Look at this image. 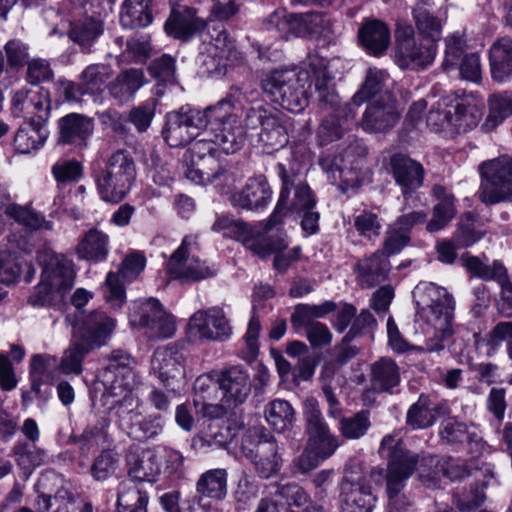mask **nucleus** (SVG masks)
<instances>
[{
	"label": "nucleus",
	"mask_w": 512,
	"mask_h": 512,
	"mask_svg": "<svg viewBox=\"0 0 512 512\" xmlns=\"http://www.w3.org/2000/svg\"><path fill=\"white\" fill-rule=\"evenodd\" d=\"M104 32V23L94 17H85L70 23L69 39L79 45L83 51L90 52L91 47Z\"/></svg>",
	"instance_id": "34"
},
{
	"label": "nucleus",
	"mask_w": 512,
	"mask_h": 512,
	"mask_svg": "<svg viewBox=\"0 0 512 512\" xmlns=\"http://www.w3.org/2000/svg\"><path fill=\"white\" fill-rule=\"evenodd\" d=\"M51 173L58 186L77 183L83 176V165L76 159H59L51 167Z\"/></svg>",
	"instance_id": "55"
},
{
	"label": "nucleus",
	"mask_w": 512,
	"mask_h": 512,
	"mask_svg": "<svg viewBox=\"0 0 512 512\" xmlns=\"http://www.w3.org/2000/svg\"><path fill=\"white\" fill-rule=\"evenodd\" d=\"M76 253L80 259L101 262L109 253V237L95 228L88 230L80 239Z\"/></svg>",
	"instance_id": "37"
},
{
	"label": "nucleus",
	"mask_w": 512,
	"mask_h": 512,
	"mask_svg": "<svg viewBox=\"0 0 512 512\" xmlns=\"http://www.w3.org/2000/svg\"><path fill=\"white\" fill-rule=\"evenodd\" d=\"M359 38L366 50L373 55L383 53L390 44L388 27L378 20L365 23L359 30Z\"/></svg>",
	"instance_id": "43"
},
{
	"label": "nucleus",
	"mask_w": 512,
	"mask_h": 512,
	"mask_svg": "<svg viewBox=\"0 0 512 512\" xmlns=\"http://www.w3.org/2000/svg\"><path fill=\"white\" fill-rule=\"evenodd\" d=\"M151 5L152 0H124L120 12L122 27L138 29L149 26L153 20Z\"/></svg>",
	"instance_id": "39"
},
{
	"label": "nucleus",
	"mask_w": 512,
	"mask_h": 512,
	"mask_svg": "<svg viewBox=\"0 0 512 512\" xmlns=\"http://www.w3.org/2000/svg\"><path fill=\"white\" fill-rule=\"evenodd\" d=\"M11 111L14 117L27 119L28 123H46L51 111L48 91H16L13 94Z\"/></svg>",
	"instance_id": "18"
},
{
	"label": "nucleus",
	"mask_w": 512,
	"mask_h": 512,
	"mask_svg": "<svg viewBox=\"0 0 512 512\" xmlns=\"http://www.w3.org/2000/svg\"><path fill=\"white\" fill-rule=\"evenodd\" d=\"M152 77L164 84H173L176 82L175 59L164 54L155 59L148 68Z\"/></svg>",
	"instance_id": "63"
},
{
	"label": "nucleus",
	"mask_w": 512,
	"mask_h": 512,
	"mask_svg": "<svg viewBox=\"0 0 512 512\" xmlns=\"http://www.w3.org/2000/svg\"><path fill=\"white\" fill-rule=\"evenodd\" d=\"M185 355L177 345L156 349L152 357V368L165 385L170 379L184 376Z\"/></svg>",
	"instance_id": "26"
},
{
	"label": "nucleus",
	"mask_w": 512,
	"mask_h": 512,
	"mask_svg": "<svg viewBox=\"0 0 512 512\" xmlns=\"http://www.w3.org/2000/svg\"><path fill=\"white\" fill-rule=\"evenodd\" d=\"M109 78L110 68L104 64H91L81 74L82 85L89 93L101 91Z\"/></svg>",
	"instance_id": "62"
},
{
	"label": "nucleus",
	"mask_w": 512,
	"mask_h": 512,
	"mask_svg": "<svg viewBox=\"0 0 512 512\" xmlns=\"http://www.w3.org/2000/svg\"><path fill=\"white\" fill-rule=\"evenodd\" d=\"M137 406L120 407L116 414L119 424L127 434L138 440L144 441L154 439L160 435L164 428V421L161 415H150L142 420H138L139 413Z\"/></svg>",
	"instance_id": "21"
},
{
	"label": "nucleus",
	"mask_w": 512,
	"mask_h": 512,
	"mask_svg": "<svg viewBox=\"0 0 512 512\" xmlns=\"http://www.w3.org/2000/svg\"><path fill=\"white\" fill-rule=\"evenodd\" d=\"M426 1H419L413 9V18L419 34L432 42L441 39L442 24L428 9Z\"/></svg>",
	"instance_id": "47"
},
{
	"label": "nucleus",
	"mask_w": 512,
	"mask_h": 512,
	"mask_svg": "<svg viewBox=\"0 0 512 512\" xmlns=\"http://www.w3.org/2000/svg\"><path fill=\"white\" fill-rule=\"evenodd\" d=\"M336 309V303L325 301L320 305L299 304L296 306L291 317L294 326H308L312 324L314 318H322L326 314Z\"/></svg>",
	"instance_id": "57"
},
{
	"label": "nucleus",
	"mask_w": 512,
	"mask_h": 512,
	"mask_svg": "<svg viewBox=\"0 0 512 512\" xmlns=\"http://www.w3.org/2000/svg\"><path fill=\"white\" fill-rule=\"evenodd\" d=\"M307 431L309 434L308 447L323 461L331 457L339 447L338 438L331 434L328 426L321 417L319 409L313 407L306 414Z\"/></svg>",
	"instance_id": "22"
},
{
	"label": "nucleus",
	"mask_w": 512,
	"mask_h": 512,
	"mask_svg": "<svg viewBox=\"0 0 512 512\" xmlns=\"http://www.w3.org/2000/svg\"><path fill=\"white\" fill-rule=\"evenodd\" d=\"M353 148L349 147L344 155H325L319 159V165L327 174L332 185H336L342 192L358 188L361 185L363 172V160L353 158Z\"/></svg>",
	"instance_id": "15"
},
{
	"label": "nucleus",
	"mask_w": 512,
	"mask_h": 512,
	"mask_svg": "<svg viewBox=\"0 0 512 512\" xmlns=\"http://www.w3.org/2000/svg\"><path fill=\"white\" fill-rule=\"evenodd\" d=\"M115 326V320L108 317L104 312L93 311L83 320L77 337L94 349L106 343Z\"/></svg>",
	"instance_id": "29"
},
{
	"label": "nucleus",
	"mask_w": 512,
	"mask_h": 512,
	"mask_svg": "<svg viewBox=\"0 0 512 512\" xmlns=\"http://www.w3.org/2000/svg\"><path fill=\"white\" fill-rule=\"evenodd\" d=\"M275 171L282 182V188L276 207L270 216L271 226L281 224L288 213L301 214L312 210L315 206L310 187L300 179L293 168L288 169L284 164L278 163Z\"/></svg>",
	"instance_id": "8"
},
{
	"label": "nucleus",
	"mask_w": 512,
	"mask_h": 512,
	"mask_svg": "<svg viewBox=\"0 0 512 512\" xmlns=\"http://www.w3.org/2000/svg\"><path fill=\"white\" fill-rule=\"evenodd\" d=\"M198 249L196 235H187L183 238L181 245L171 255L167 264L168 273L173 279L181 283H190L211 278L217 274L216 265L193 255Z\"/></svg>",
	"instance_id": "13"
},
{
	"label": "nucleus",
	"mask_w": 512,
	"mask_h": 512,
	"mask_svg": "<svg viewBox=\"0 0 512 512\" xmlns=\"http://www.w3.org/2000/svg\"><path fill=\"white\" fill-rule=\"evenodd\" d=\"M315 92L320 108L331 112V114H340V98L334 88L332 78H319L315 82Z\"/></svg>",
	"instance_id": "60"
},
{
	"label": "nucleus",
	"mask_w": 512,
	"mask_h": 512,
	"mask_svg": "<svg viewBox=\"0 0 512 512\" xmlns=\"http://www.w3.org/2000/svg\"><path fill=\"white\" fill-rule=\"evenodd\" d=\"M127 466L129 477L138 482H153L161 472L157 456L151 453L142 456L129 454Z\"/></svg>",
	"instance_id": "45"
},
{
	"label": "nucleus",
	"mask_w": 512,
	"mask_h": 512,
	"mask_svg": "<svg viewBox=\"0 0 512 512\" xmlns=\"http://www.w3.org/2000/svg\"><path fill=\"white\" fill-rule=\"evenodd\" d=\"M108 426L109 420L105 416L100 417L95 424L88 425L79 439L80 449L89 452L105 444L108 441Z\"/></svg>",
	"instance_id": "59"
},
{
	"label": "nucleus",
	"mask_w": 512,
	"mask_h": 512,
	"mask_svg": "<svg viewBox=\"0 0 512 512\" xmlns=\"http://www.w3.org/2000/svg\"><path fill=\"white\" fill-rule=\"evenodd\" d=\"M91 350L92 348L87 343L75 337L58 364L59 370L65 374H80L82 372V362Z\"/></svg>",
	"instance_id": "52"
},
{
	"label": "nucleus",
	"mask_w": 512,
	"mask_h": 512,
	"mask_svg": "<svg viewBox=\"0 0 512 512\" xmlns=\"http://www.w3.org/2000/svg\"><path fill=\"white\" fill-rule=\"evenodd\" d=\"M454 201V197H447L433 207L432 218L426 225L428 232L433 233L442 230L455 217Z\"/></svg>",
	"instance_id": "61"
},
{
	"label": "nucleus",
	"mask_w": 512,
	"mask_h": 512,
	"mask_svg": "<svg viewBox=\"0 0 512 512\" xmlns=\"http://www.w3.org/2000/svg\"><path fill=\"white\" fill-rule=\"evenodd\" d=\"M136 178L135 162L129 152L118 150L111 154L95 177L97 191L102 200L122 201Z\"/></svg>",
	"instance_id": "6"
},
{
	"label": "nucleus",
	"mask_w": 512,
	"mask_h": 512,
	"mask_svg": "<svg viewBox=\"0 0 512 512\" xmlns=\"http://www.w3.org/2000/svg\"><path fill=\"white\" fill-rule=\"evenodd\" d=\"M7 214L27 229H52V223L47 221L43 214L35 211L32 208L19 205H10L7 208Z\"/></svg>",
	"instance_id": "56"
},
{
	"label": "nucleus",
	"mask_w": 512,
	"mask_h": 512,
	"mask_svg": "<svg viewBox=\"0 0 512 512\" xmlns=\"http://www.w3.org/2000/svg\"><path fill=\"white\" fill-rule=\"evenodd\" d=\"M146 258L141 252H131L123 259L119 274L109 272L106 277L105 299L113 307H120L125 301V289L120 282V276L125 281L136 279L144 270Z\"/></svg>",
	"instance_id": "17"
},
{
	"label": "nucleus",
	"mask_w": 512,
	"mask_h": 512,
	"mask_svg": "<svg viewBox=\"0 0 512 512\" xmlns=\"http://www.w3.org/2000/svg\"><path fill=\"white\" fill-rule=\"evenodd\" d=\"M390 165L393 177L404 195L422 186L424 169L420 163L405 155L395 154L390 159Z\"/></svg>",
	"instance_id": "28"
},
{
	"label": "nucleus",
	"mask_w": 512,
	"mask_h": 512,
	"mask_svg": "<svg viewBox=\"0 0 512 512\" xmlns=\"http://www.w3.org/2000/svg\"><path fill=\"white\" fill-rule=\"evenodd\" d=\"M489 115L488 122L493 126L501 123L512 113V97L508 94H493L489 97Z\"/></svg>",
	"instance_id": "64"
},
{
	"label": "nucleus",
	"mask_w": 512,
	"mask_h": 512,
	"mask_svg": "<svg viewBox=\"0 0 512 512\" xmlns=\"http://www.w3.org/2000/svg\"><path fill=\"white\" fill-rule=\"evenodd\" d=\"M481 176L479 199L486 205L512 201V157L483 161L478 166Z\"/></svg>",
	"instance_id": "12"
},
{
	"label": "nucleus",
	"mask_w": 512,
	"mask_h": 512,
	"mask_svg": "<svg viewBox=\"0 0 512 512\" xmlns=\"http://www.w3.org/2000/svg\"><path fill=\"white\" fill-rule=\"evenodd\" d=\"M206 23L196 16V10L185 6H172L169 18L166 20L165 32L177 39H188L204 29Z\"/></svg>",
	"instance_id": "24"
},
{
	"label": "nucleus",
	"mask_w": 512,
	"mask_h": 512,
	"mask_svg": "<svg viewBox=\"0 0 512 512\" xmlns=\"http://www.w3.org/2000/svg\"><path fill=\"white\" fill-rule=\"evenodd\" d=\"M359 284L364 288H372L386 280L390 263L380 251L375 252L372 256L361 260L358 263Z\"/></svg>",
	"instance_id": "36"
},
{
	"label": "nucleus",
	"mask_w": 512,
	"mask_h": 512,
	"mask_svg": "<svg viewBox=\"0 0 512 512\" xmlns=\"http://www.w3.org/2000/svg\"><path fill=\"white\" fill-rule=\"evenodd\" d=\"M417 307L416 317L423 321L428 329L425 346L414 347L418 352H438L444 349V343L453 334L452 320L454 301L443 287L433 283H420L414 291Z\"/></svg>",
	"instance_id": "2"
},
{
	"label": "nucleus",
	"mask_w": 512,
	"mask_h": 512,
	"mask_svg": "<svg viewBox=\"0 0 512 512\" xmlns=\"http://www.w3.org/2000/svg\"><path fill=\"white\" fill-rule=\"evenodd\" d=\"M370 380L374 390L389 392L400 383V369L391 358H380L371 365Z\"/></svg>",
	"instance_id": "41"
},
{
	"label": "nucleus",
	"mask_w": 512,
	"mask_h": 512,
	"mask_svg": "<svg viewBox=\"0 0 512 512\" xmlns=\"http://www.w3.org/2000/svg\"><path fill=\"white\" fill-rule=\"evenodd\" d=\"M355 500V506H362L365 502L368 506H374L376 497L373 495L370 485L364 477L346 475L341 484V500Z\"/></svg>",
	"instance_id": "48"
},
{
	"label": "nucleus",
	"mask_w": 512,
	"mask_h": 512,
	"mask_svg": "<svg viewBox=\"0 0 512 512\" xmlns=\"http://www.w3.org/2000/svg\"><path fill=\"white\" fill-rule=\"evenodd\" d=\"M309 73L296 69L274 70L261 80L263 91L282 108L301 112L308 105Z\"/></svg>",
	"instance_id": "5"
},
{
	"label": "nucleus",
	"mask_w": 512,
	"mask_h": 512,
	"mask_svg": "<svg viewBox=\"0 0 512 512\" xmlns=\"http://www.w3.org/2000/svg\"><path fill=\"white\" fill-rule=\"evenodd\" d=\"M492 78L503 82L512 76V39L502 37L495 41L489 50Z\"/></svg>",
	"instance_id": "32"
},
{
	"label": "nucleus",
	"mask_w": 512,
	"mask_h": 512,
	"mask_svg": "<svg viewBox=\"0 0 512 512\" xmlns=\"http://www.w3.org/2000/svg\"><path fill=\"white\" fill-rule=\"evenodd\" d=\"M45 123H26L20 126L14 137V148L18 153L28 154L39 149L47 139Z\"/></svg>",
	"instance_id": "44"
},
{
	"label": "nucleus",
	"mask_w": 512,
	"mask_h": 512,
	"mask_svg": "<svg viewBox=\"0 0 512 512\" xmlns=\"http://www.w3.org/2000/svg\"><path fill=\"white\" fill-rule=\"evenodd\" d=\"M272 190L263 177L250 178L244 188L232 195V204L247 210H259L268 205Z\"/></svg>",
	"instance_id": "30"
},
{
	"label": "nucleus",
	"mask_w": 512,
	"mask_h": 512,
	"mask_svg": "<svg viewBox=\"0 0 512 512\" xmlns=\"http://www.w3.org/2000/svg\"><path fill=\"white\" fill-rule=\"evenodd\" d=\"M400 119L395 100L386 94L381 100H374L365 109L361 127L366 132L382 133L393 128Z\"/></svg>",
	"instance_id": "20"
},
{
	"label": "nucleus",
	"mask_w": 512,
	"mask_h": 512,
	"mask_svg": "<svg viewBox=\"0 0 512 512\" xmlns=\"http://www.w3.org/2000/svg\"><path fill=\"white\" fill-rule=\"evenodd\" d=\"M92 119L80 114L71 113L59 121V143L86 146L87 139L93 133Z\"/></svg>",
	"instance_id": "31"
},
{
	"label": "nucleus",
	"mask_w": 512,
	"mask_h": 512,
	"mask_svg": "<svg viewBox=\"0 0 512 512\" xmlns=\"http://www.w3.org/2000/svg\"><path fill=\"white\" fill-rule=\"evenodd\" d=\"M480 107L469 98L454 95L442 97L428 115V122L438 129H452L457 133L467 132L479 123Z\"/></svg>",
	"instance_id": "10"
},
{
	"label": "nucleus",
	"mask_w": 512,
	"mask_h": 512,
	"mask_svg": "<svg viewBox=\"0 0 512 512\" xmlns=\"http://www.w3.org/2000/svg\"><path fill=\"white\" fill-rule=\"evenodd\" d=\"M436 42L423 38L416 43L402 44L395 50V61L402 69L419 70L431 65L436 55Z\"/></svg>",
	"instance_id": "25"
},
{
	"label": "nucleus",
	"mask_w": 512,
	"mask_h": 512,
	"mask_svg": "<svg viewBox=\"0 0 512 512\" xmlns=\"http://www.w3.org/2000/svg\"><path fill=\"white\" fill-rule=\"evenodd\" d=\"M129 322L134 327L147 329L151 336L157 338H170L176 331L174 317L156 298L135 301L130 308Z\"/></svg>",
	"instance_id": "14"
},
{
	"label": "nucleus",
	"mask_w": 512,
	"mask_h": 512,
	"mask_svg": "<svg viewBox=\"0 0 512 512\" xmlns=\"http://www.w3.org/2000/svg\"><path fill=\"white\" fill-rule=\"evenodd\" d=\"M259 138L265 146L272 150L284 147L288 143L287 131L280 118L273 113L263 123Z\"/></svg>",
	"instance_id": "53"
},
{
	"label": "nucleus",
	"mask_w": 512,
	"mask_h": 512,
	"mask_svg": "<svg viewBox=\"0 0 512 512\" xmlns=\"http://www.w3.org/2000/svg\"><path fill=\"white\" fill-rule=\"evenodd\" d=\"M25 269L24 279L31 282L35 275V268L31 263L21 260L17 253L9 250L0 251V283L10 286L16 284Z\"/></svg>",
	"instance_id": "35"
},
{
	"label": "nucleus",
	"mask_w": 512,
	"mask_h": 512,
	"mask_svg": "<svg viewBox=\"0 0 512 512\" xmlns=\"http://www.w3.org/2000/svg\"><path fill=\"white\" fill-rule=\"evenodd\" d=\"M440 434L442 439L449 443H461L467 440L470 446L475 447V450L471 449V452L475 454H481L485 449V444L480 437L476 434L468 433L464 423L457 422L453 419L445 421Z\"/></svg>",
	"instance_id": "51"
},
{
	"label": "nucleus",
	"mask_w": 512,
	"mask_h": 512,
	"mask_svg": "<svg viewBox=\"0 0 512 512\" xmlns=\"http://www.w3.org/2000/svg\"><path fill=\"white\" fill-rule=\"evenodd\" d=\"M37 261L42 267L41 282L28 302L33 306L57 305L74 284L73 262L48 248L37 252Z\"/></svg>",
	"instance_id": "3"
},
{
	"label": "nucleus",
	"mask_w": 512,
	"mask_h": 512,
	"mask_svg": "<svg viewBox=\"0 0 512 512\" xmlns=\"http://www.w3.org/2000/svg\"><path fill=\"white\" fill-rule=\"evenodd\" d=\"M209 129L214 142L226 153L233 154L244 143V130L234 113L231 99L224 98L203 110L181 107L167 113L162 130L164 140L171 147H181Z\"/></svg>",
	"instance_id": "1"
},
{
	"label": "nucleus",
	"mask_w": 512,
	"mask_h": 512,
	"mask_svg": "<svg viewBox=\"0 0 512 512\" xmlns=\"http://www.w3.org/2000/svg\"><path fill=\"white\" fill-rule=\"evenodd\" d=\"M240 240L246 249L254 255L265 259L273 253L284 251L288 243L282 236H270L268 231L274 226L270 224V218L263 229L251 225H240Z\"/></svg>",
	"instance_id": "19"
},
{
	"label": "nucleus",
	"mask_w": 512,
	"mask_h": 512,
	"mask_svg": "<svg viewBox=\"0 0 512 512\" xmlns=\"http://www.w3.org/2000/svg\"><path fill=\"white\" fill-rule=\"evenodd\" d=\"M217 383L222 390V402L228 408L242 404L251 390L250 378L241 366H231L220 372Z\"/></svg>",
	"instance_id": "23"
},
{
	"label": "nucleus",
	"mask_w": 512,
	"mask_h": 512,
	"mask_svg": "<svg viewBox=\"0 0 512 512\" xmlns=\"http://www.w3.org/2000/svg\"><path fill=\"white\" fill-rule=\"evenodd\" d=\"M149 497L135 485L121 483L117 497L118 512H147Z\"/></svg>",
	"instance_id": "50"
},
{
	"label": "nucleus",
	"mask_w": 512,
	"mask_h": 512,
	"mask_svg": "<svg viewBox=\"0 0 512 512\" xmlns=\"http://www.w3.org/2000/svg\"><path fill=\"white\" fill-rule=\"evenodd\" d=\"M228 473L225 469H210L202 473L196 482V497L223 500L227 495Z\"/></svg>",
	"instance_id": "40"
},
{
	"label": "nucleus",
	"mask_w": 512,
	"mask_h": 512,
	"mask_svg": "<svg viewBox=\"0 0 512 512\" xmlns=\"http://www.w3.org/2000/svg\"><path fill=\"white\" fill-rule=\"evenodd\" d=\"M120 464L119 455L110 449L102 450L93 460L90 475L97 482H103L115 475Z\"/></svg>",
	"instance_id": "54"
},
{
	"label": "nucleus",
	"mask_w": 512,
	"mask_h": 512,
	"mask_svg": "<svg viewBox=\"0 0 512 512\" xmlns=\"http://www.w3.org/2000/svg\"><path fill=\"white\" fill-rule=\"evenodd\" d=\"M265 419L277 432L288 430L295 421V411L292 405L283 399L270 401L264 410Z\"/></svg>",
	"instance_id": "46"
},
{
	"label": "nucleus",
	"mask_w": 512,
	"mask_h": 512,
	"mask_svg": "<svg viewBox=\"0 0 512 512\" xmlns=\"http://www.w3.org/2000/svg\"><path fill=\"white\" fill-rule=\"evenodd\" d=\"M255 452V458L250 461L261 478H270L280 470L282 460L278 455V445L273 436L260 439Z\"/></svg>",
	"instance_id": "33"
},
{
	"label": "nucleus",
	"mask_w": 512,
	"mask_h": 512,
	"mask_svg": "<svg viewBox=\"0 0 512 512\" xmlns=\"http://www.w3.org/2000/svg\"><path fill=\"white\" fill-rule=\"evenodd\" d=\"M58 370L55 357L48 354L34 355L30 364L31 390L40 396L43 384H54Z\"/></svg>",
	"instance_id": "38"
},
{
	"label": "nucleus",
	"mask_w": 512,
	"mask_h": 512,
	"mask_svg": "<svg viewBox=\"0 0 512 512\" xmlns=\"http://www.w3.org/2000/svg\"><path fill=\"white\" fill-rule=\"evenodd\" d=\"M226 154L215 142L214 136L197 140L187 155L183 165V174L190 181L205 185L218 182L230 186L233 176L219 159L218 151Z\"/></svg>",
	"instance_id": "4"
},
{
	"label": "nucleus",
	"mask_w": 512,
	"mask_h": 512,
	"mask_svg": "<svg viewBox=\"0 0 512 512\" xmlns=\"http://www.w3.org/2000/svg\"><path fill=\"white\" fill-rule=\"evenodd\" d=\"M268 29H275L282 38L327 37L331 32L330 20L320 12L289 13L285 8L274 10L264 21Z\"/></svg>",
	"instance_id": "11"
},
{
	"label": "nucleus",
	"mask_w": 512,
	"mask_h": 512,
	"mask_svg": "<svg viewBox=\"0 0 512 512\" xmlns=\"http://www.w3.org/2000/svg\"><path fill=\"white\" fill-rule=\"evenodd\" d=\"M447 413L448 407L445 402L435 401L429 396L421 394L417 402L408 409L406 422L413 429H426Z\"/></svg>",
	"instance_id": "27"
},
{
	"label": "nucleus",
	"mask_w": 512,
	"mask_h": 512,
	"mask_svg": "<svg viewBox=\"0 0 512 512\" xmlns=\"http://www.w3.org/2000/svg\"><path fill=\"white\" fill-rule=\"evenodd\" d=\"M110 363L101 372V383L104 387V397L114 398L113 406L120 407L138 406V399L134 390L138 384L137 376L130 367L131 358L121 350L113 351Z\"/></svg>",
	"instance_id": "7"
},
{
	"label": "nucleus",
	"mask_w": 512,
	"mask_h": 512,
	"mask_svg": "<svg viewBox=\"0 0 512 512\" xmlns=\"http://www.w3.org/2000/svg\"><path fill=\"white\" fill-rule=\"evenodd\" d=\"M144 75L141 70L130 69L120 73L109 85L111 95L119 101H127L143 85Z\"/></svg>",
	"instance_id": "49"
},
{
	"label": "nucleus",
	"mask_w": 512,
	"mask_h": 512,
	"mask_svg": "<svg viewBox=\"0 0 512 512\" xmlns=\"http://www.w3.org/2000/svg\"><path fill=\"white\" fill-rule=\"evenodd\" d=\"M188 332L196 339L222 342L231 337L233 329L222 309L210 308L190 317Z\"/></svg>",
	"instance_id": "16"
},
{
	"label": "nucleus",
	"mask_w": 512,
	"mask_h": 512,
	"mask_svg": "<svg viewBox=\"0 0 512 512\" xmlns=\"http://www.w3.org/2000/svg\"><path fill=\"white\" fill-rule=\"evenodd\" d=\"M387 80L388 74L384 70L369 68L365 82L359 91L352 97L351 103L348 105L349 114H346L345 116H351L354 118L356 112L353 110V107H359L364 102L381 94Z\"/></svg>",
	"instance_id": "42"
},
{
	"label": "nucleus",
	"mask_w": 512,
	"mask_h": 512,
	"mask_svg": "<svg viewBox=\"0 0 512 512\" xmlns=\"http://www.w3.org/2000/svg\"><path fill=\"white\" fill-rule=\"evenodd\" d=\"M370 426V413L367 410H361L353 416L344 417L339 422L341 435L350 440L363 437Z\"/></svg>",
	"instance_id": "58"
},
{
	"label": "nucleus",
	"mask_w": 512,
	"mask_h": 512,
	"mask_svg": "<svg viewBox=\"0 0 512 512\" xmlns=\"http://www.w3.org/2000/svg\"><path fill=\"white\" fill-rule=\"evenodd\" d=\"M379 453L388 459L386 472L387 497L402 494L407 480L418 464V456L404 447L399 432L387 434L383 437Z\"/></svg>",
	"instance_id": "9"
}]
</instances>
